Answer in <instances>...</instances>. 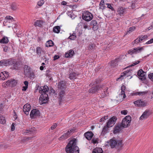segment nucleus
I'll list each match as a JSON object with an SVG mask.
<instances>
[{
    "label": "nucleus",
    "mask_w": 153,
    "mask_h": 153,
    "mask_svg": "<svg viewBox=\"0 0 153 153\" xmlns=\"http://www.w3.org/2000/svg\"><path fill=\"white\" fill-rule=\"evenodd\" d=\"M7 83L8 84L9 86L13 87L16 85L17 82L16 80L13 79L7 81Z\"/></svg>",
    "instance_id": "18"
},
{
    "label": "nucleus",
    "mask_w": 153,
    "mask_h": 153,
    "mask_svg": "<svg viewBox=\"0 0 153 153\" xmlns=\"http://www.w3.org/2000/svg\"><path fill=\"white\" fill-rule=\"evenodd\" d=\"M146 73L142 69H140L137 72V75L139 79L142 81H145L146 79Z\"/></svg>",
    "instance_id": "8"
},
{
    "label": "nucleus",
    "mask_w": 153,
    "mask_h": 153,
    "mask_svg": "<svg viewBox=\"0 0 153 153\" xmlns=\"http://www.w3.org/2000/svg\"><path fill=\"white\" fill-rule=\"evenodd\" d=\"M8 73L6 71H3L0 73V79L4 80L9 77Z\"/></svg>",
    "instance_id": "15"
},
{
    "label": "nucleus",
    "mask_w": 153,
    "mask_h": 153,
    "mask_svg": "<svg viewBox=\"0 0 153 153\" xmlns=\"http://www.w3.org/2000/svg\"><path fill=\"white\" fill-rule=\"evenodd\" d=\"M48 95L47 94H42L39 98V102L41 104L46 103L48 101Z\"/></svg>",
    "instance_id": "6"
},
{
    "label": "nucleus",
    "mask_w": 153,
    "mask_h": 153,
    "mask_svg": "<svg viewBox=\"0 0 153 153\" xmlns=\"http://www.w3.org/2000/svg\"><path fill=\"white\" fill-rule=\"evenodd\" d=\"M131 119V117L127 116L124 118L122 122V126L124 128H126L130 125Z\"/></svg>",
    "instance_id": "3"
},
{
    "label": "nucleus",
    "mask_w": 153,
    "mask_h": 153,
    "mask_svg": "<svg viewBox=\"0 0 153 153\" xmlns=\"http://www.w3.org/2000/svg\"><path fill=\"white\" fill-rule=\"evenodd\" d=\"M136 4L135 2H134L132 3V5L131 6V8L132 9H135L136 7V4Z\"/></svg>",
    "instance_id": "63"
},
{
    "label": "nucleus",
    "mask_w": 153,
    "mask_h": 153,
    "mask_svg": "<svg viewBox=\"0 0 153 153\" xmlns=\"http://www.w3.org/2000/svg\"><path fill=\"white\" fill-rule=\"evenodd\" d=\"M126 88V86L124 85H122L121 87V91L120 95L122 97L123 96V98H125L126 97L125 91Z\"/></svg>",
    "instance_id": "25"
},
{
    "label": "nucleus",
    "mask_w": 153,
    "mask_h": 153,
    "mask_svg": "<svg viewBox=\"0 0 153 153\" xmlns=\"http://www.w3.org/2000/svg\"><path fill=\"white\" fill-rule=\"evenodd\" d=\"M109 128H110V127L106 125V126H105L103 128L101 134L102 135H104L105 134L108 132Z\"/></svg>",
    "instance_id": "28"
},
{
    "label": "nucleus",
    "mask_w": 153,
    "mask_h": 153,
    "mask_svg": "<svg viewBox=\"0 0 153 153\" xmlns=\"http://www.w3.org/2000/svg\"><path fill=\"white\" fill-rule=\"evenodd\" d=\"M73 130L72 129L68 130L66 133H65L64 134L66 137H68V138L72 134Z\"/></svg>",
    "instance_id": "35"
},
{
    "label": "nucleus",
    "mask_w": 153,
    "mask_h": 153,
    "mask_svg": "<svg viewBox=\"0 0 153 153\" xmlns=\"http://www.w3.org/2000/svg\"><path fill=\"white\" fill-rule=\"evenodd\" d=\"M139 38L140 39L141 42H142L146 40L148 38V36L146 35H144L143 36L142 35L139 36Z\"/></svg>",
    "instance_id": "42"
},
{
    "label": "nucleus",
    "mask_w": 153,
    "mask_h": 153,
    "mask_svg": "<svg viewBox=\"0 0 153 153\" xmlns=\"http://www.w3.org/2000/svg\"><path fill=\"white\" fill-rule=\"evenodd\" d=\"M92 14L88 11H84L82 13V19L87 22L91 20L93 18Z\"/></svg>",
    "instance_id": "2"
},
{
    "label": "nucleus",
    "mask_w": 153,
    "mask_h": 153,
    "mask_svg": "<svg viewBox=\"0 0 153 153\" xmlns=\"http://www.w3.org/2000/svg\"><path fill=\"white\" fill-rule=\"evenodd\" d=\"M28 77H30L31 78H34V74L33 72H31L30 74H29L28 76H27Z\"/></svg>",
    "instance_id": "55"
},
{
    "label": "nucleus",
    "mask_w": 153,
    "mask_h": 153,
    "mask_svg": "<svg viewBox=\"0 0 153 153\" xmlns=\"http://www.w3.org/2000/svg\"><path fill=\"white\" fill-rule=\"evenodd\" d=\"M106 4L107 5V7L111 9V10L113 11L114 10V8L113 7L111 6V4Z\"/></svg>",
    "instance_id": "62"
},
{
    "label": "nucleus",
    "mask_w": 153,
    "mask_h": 153,
    "mask_svg": "<svg viewBox=\"0 0 153 153\" xmlns=\"http://www.w3.org/2000/svg\"><path fill=\"white\" fill-rule=\"evenodd\" d=\"M35 130V128L34 127L33 128H31L30 129H27V131L26 133H28L29 132H33Z\"/></svg>",
    "instance_id": "52"
},
{
    "label": "nucleus",
    "mask_w": 153,
    "mask_h": 153,
    "mask_svg": "<svg viewBox=\"0 0 153 153\" xmlns=\"http://www.w3.org/2000/svg\"><path fill=\"white\" fill-rule=\"evenodd\" d=\"M151 113L149 110H146L139 118L140 120H143L147 118L151 115Z\"/></svg>",
    "instance_id": "10"
},
{
    "label": "nucleus",
    "mask_w": 153,
    "mask_h": 153,
    "mask_svg": "<svg viewBox=\"0 0 153 153\" xmlns=\"http://www.w3.org/2000/svg\"><path fill=\"white\" fill-rule=\"evenodd\" d=\"M134 48L133 49H132L129 50L128 51V54H130L131 55H132L133 54H134Z\"/></svg>",
    "instance_id": "53"
},
{
    "label": "nucleus",
    "mask_w": 153,
    "mask_h": 153,
    "mask_svg": "<svg viewBox=\"0 0 153 153\" xmlns=\"http://www.w3.org/2000/svg\"><path fill=\"white\" fill-rule=\"evenodd\" d=\"M95 48V45H94L92 44L89 45L88 47V49L90 51H94Z\"/></svg>",
    "instance_id": "44"
},
{
    "label": "nucleus",
    "mask_w": 153,
    "mask_h": 153,
    "mask_svg": "<svg viewBox=\"0 0 153 153\" xmlns=\"http://www.w3.org/2000/svg\"><path fill=\"white\" fill-rule=\"evenodd\" d=\"M28 82L27 81H25L24 82V84L25 85V86H23L22 88V91H25L28 88Z\"/></svg>",
    "instance_id": "33"
},
{
    "label": "nucleus",
    "mask_w": 153,
    "mask_h": 153,
    "mask_svg": "<svg viewBox=\"0 0 153 153\" xmlns=\"http://www.w3.org/2000/svg\"><path fill=\"white\" fill-rule=\"evenodd\" d=\"M9 65L7 59H4L0 61V66H7Z\"/></svg>",
    "instance_id": "29"
},
{
    "label": "nucleus",
    "mask_w": 153,
    "mask_h": 153,
    "mask_svg": "<svg viewBox=\"0 0 153 153\" xmlns=\"http://www.w3.org/2000/svg\"><path fill=\"white\" fill-rule=\"evenodd\" d=\"M117 120L116 117L113 116L106 123V125L110 128L111 127L114 125Z\"/></svg>",
    "instance_id": "9"
},
{
    "label": "nucleus",
    "mask_w": 153,
    "mask_h": 153,
    "mask_svg": "<svg viewBox=\"0 0 153 153\" xmlns=\"http://www.w3.org/2000/svg\"><path fill=\"white\" fill-rule=\"evenodd\" d=\"M149 79L152 81H153V73H151L148 75Z\"/></svg>",
    "instance_id": "56"
},
{
    "label": "nucleus",
    "mask_w": 153,
    "mask_h": 153,
    "mask_svg": "<svg viewBox=\"0 0 153 153\" xmlns=\"http://www.w3.org/2000/svg\"><path fill=\"white\" fill-rule=\"evenodd\" d=\"M117 65V60L116 59L111 61V65L112 67H114Z\"/></svg>",
    "instance_id": "41"
},
{
    "label": "nucleus",
    "mask_w": 153,
    "mask_h": 153,
    "mask_svg": "<svg viewBox=\"0 0 153 153\" xmlns=\"http://www.w3.org/2000/svg\"><path fill=\"white\" fill-rule=\"evenodd\" d=\"M102 85H97L93 86L89 90L90 93H94L98 92L100 90L102 91V89H103Z\"/></svg>",
    "instance_id": "5"
},
{
    "label": "nucleus",
    "mask_w": 153,
    "mask_h": 153,
    "mask_svg": "<svg viewBox=\"0 0 153 153\" xmlns=\"http://www.w3.org/2000/svg\"><path fill=\"white\" fill-rule=\"evenodd\" d=\"M20 68V64L19 62L15 60V62H13L11 68L13 70H18Z\"/></svg>",
    "instance_id": "19"
},
{
    "label": "nucleus",
    "mask_w": 153,
    "mask_h": 153,
    "mask_svg": "<svg viewBox=\"0 0 153 153\" xmlns=\"http://www.w3.org/2000/svg\"><path fill=\"white\" fill-rule=\"evenodd\" d=\"M129 71L128 70L124 71L123 73H122L120 77L117 79V80H122L126 76H128V74H129Z\"/></svg>",
    "instance_id": "17"
},
{
    "label": "nucleus",
    "mask_w": 153,
    "mask_h": 153,
    "mask_svg": "<svg viewBox=\"0 0 153 153\" xmlns=\"http://www.w3.org/2000/svg\"><path fill=\"white\" fill-rule=\"evenodd\" d=\"M102 87L104 88L103 90L102 91V92L101 96L104 98L107 96V95L108 94L107 90L108 88L107 87L105 88L103 86H102Z\"/></svg>",
    "instance_id": "27"
},
{
    "label": "nucleus",
    "mask_w": 153,
    "mask_h": 153,
    "mask_svg": "<svg viewBox=\"0 0 153 153\" xmlns=\"http://www.w3.org/2000/svg\"><path fill=\"white\" fill-rule=\"evenodd\" d=\"M141 42L140 40V39L139 38V37L137 38L136 39H135L134 41V44H137V43H139V42ZM134 42H133V43Z\"/></svg>",
    "instance_id": "57"
},
{
    "label": "nucleus",
    "mask_w": 153,
    "mask_h": 153,
    "mask_svg": "<svg viewBox=\"0 0 153 153\" xmlns=\"http://www.w3.org/2000/svg\"><path fill=\"white\" fill-rule=\"evenodd\" d=\"M74 54V51L72 50H70L65 54V57L67 58L71 57Z\"/></svg>",
    "instance_id": "24"
},
{
    "label": "nucleus",
    "mask_w": 153,
    "mask_h": 153,
    "mask_svg": "<svg viewBox=\"0 0 153 153\" xmlns=\"http://www.w3.org/2000/svg\"><path fill=\"white\" fill-rule=\"evenodd\" d=\"M152 29H153V23H152L151 26L149 27L146 30L147 31H148Z\"/></svg>",
    "instance_id": "58"
},
{
    "label": "nucleus",
    "mask_w": 153,
    "mask_h": 153,
    "mask_svg": "<svg viewBox=\"0 0 153 153\" xmlns=\"http://www.w3.org/2000/svg\"><path fill=\"white\" fill-rule=\"evenodd\" d=\"M134 48L133 49H132L129 50L128 51V54H130L131 55H132L133 54H134Z\"/></svg>",
    "instance_id": "54"
},
{
    "label": "nucleus",
    "mask_w": 153,
    "mask_h": 153,
    "mask_svg": "<svg viewBox=\"0 0 153 153\" xmlns=\"http://www.w3.org/2000/svg\"><path fill=\"white\" fill-rule=\"evenodd\" d=\"M5 18L7 21H9V22H13V18L10 16H7Z\"/></svg>",
    "instance_id": "47"
},
{
    "label": "nucleus",
    "mask_w": 153,
    "mask_h": 153,
    "mask_svg": "<svg viewBox=\"0 0 153 153\" xmlns=\"http://www.w3.org/2000/svg\"><path fill=\"white\" fill-rule=\"evenodd\" d=\"M135 29V27L134 26H132V27H130L128 30L127 32V34H128L130 33L133 31H134Z\"/></svg>",
    "instance_id": "43"
},
{
    "label": "nucleus",
    "mask_w": 153,
    "mask_h": 153,
    "mask_svg": "<svg viewBox=\"0 0 153 153\" xmlns=\"http://www.w3.org/2000/svg\"><path fill=\"white\" fill-rule=\"evenodd\" d=\"M100 8L103 10L105 8V3L104 0H102L100 2Z\"/></svg>",
    "instance_id": "39"
},
{
    "label": "nucleus",
    "mask_w": 153,
    "mask_h": 153,
    "mask_svg": "<svg viewBox=\"0 0 153 153\" xmlns=\"http://www.w3.org/2000/svg\"><path fill=\"white\" fill-rule=\"evenodd\" d=\"M24 73L27 76L29 75L30 74V72H31L30 70V67L27 65H25L24 66Z\"/></svg>",
    "instance_id": "22"
},
{
    "label": "nucleus",
    "mask_w": 153,
    "mask_h": 153,
    "mask_svg": "<svg viewBox=\"0 0 153 153\" xmlns=\"http://www.w3.org/2000/svg\"><path fill=\"white\" fill-rule=\"evenodd\" d=\"M57 126V124L56 123H55L51 126V130H53Z\"/></svg>",
    "instance_id": "64"
},
{
    "label": "nucleus",
    "mask_w": 153,
    "mask_h": 153,
    "mask_svg": "<svg viewBox=\"0 0 153 153\" xmlns=\"http://www.w3.org/2000/svg\"><path fill=\"white\" fill-rule=\"evenodd\" d=\"M40 113L39 111L36 109H33L31 110L30 116V117L33 118H36L40 116Z\"/></svg>",
    "instance_id": "7"
},
{
    "label": "nucleus",
    "mask_w": 153,
    "mask_h": 153,
    "mask_svg": "<svg viewBox=\"0 0 153 153\" xmlns=\"http://www.w3.org/2000/svg\"><path fill=\"white\" fill-rule=\"evenodd\" d=\"M41 49L40 47H37L36 49V52L37 54H39L41 53Z\"/></svg>",
    "instance_id": "59"
},
{
    "label": "nucleus",
    "mask_w": 153,
    "mask_h": 153,
    "mask_svg": "<svg viewBox=\"0 0 153 153\" xmlns=\"http://www.w3.org/2000/svg\"><path fill=\"white\" fill-rule=\"evenodd\" d=\"M5 122L6 120L4 117L0 116V123L1 124H4L5 123Z\"/></svg>",
    "instance_id": "46"
},
{
    "label": "nucleus",
    "mask_w": 153,
    "mask_h": 153,
    "mask_svg": "<svg viewBox=\"0 0 153 153\" xmlns=\"http://www.w3.org/2000/svg\"><path fill=\"white\" fill-rule=\"evenodd\" d=\"M133 103L135 106L138 107H142L146 106L147 105V103L145 101H142L141 100H139L134 102Z\"/></svg>",
    "instance_id": "4"
},
{
    "label": "nucleus",
    "mask_w": 153,
    "mask_h": 153,
    "mask_svg": "<svg viewBox=\"0 0 153 153\" xmlns=\"http://www.w3.org/2000/svg\"><path fill=\"white\" fill-rule=\"evenodd\" d=\"M8 62L9 63V65H12L13 62H15V59H7Z\"/></svg>",
    "instance_id": "45"
},
{
    "label": "nucleus",
    "mask_w": 153,
    "mask_h": 153,
    "mask_svg": "<svg viewBox=\"0 0 153 153\" xmlns=\"http://www.w3.org/2000/svg\"><path fill=\"white\" fill-rule=\"evenodd\" d=\"M44 1L43 0H40L38 2V4L39 6H41L44 4Z\"/></svg>",
    "instance_id": "51"
},
{
    "label": "nucleus",
    "mask_w": 153,
    "mask_h": 153,
    "mask_svg": "<svg viewBox=\"0 0 153 153\" xmlns=\"http://www.w3.org/2000/svg\"><path fill=\"white\" fill-rule=\"evenodd\" d=\"M140 62L139 60L137 61H136L135 62L133 63L132 64H131L130 65L131 66H133L135 65H137V64H138L139 63H140Z\"/></svg>",
    "instance_id": "60"
},
{
    "label": "nucleus",
    "mask_w": 153,
    "mask_h": 153,
    "mask_svg": "<svg viewBox=\"0 0 153 153\" xmlns=\"http://www.w3.org/2000/svg\"><path fill=\"white\" fill-rule=\"evenodd\" d=\"M60 26H56L53 28V31L55 33H59L60 32Z\"/></svg>",
    "instance_id": "34"
},
{
    "label": "nucleus",
    "mask_w": 153,
    "mask_h": 153,
    "mask_svg": "<svg viewBox=\"0 0 153 153\" xmlns=\"http://www.w3.org/2000/svg\"><path fill=\"white\" fill-rule=\"evenodd\" d=\"M117 12L120 16H124L126 13V9L123 7H119L118 8Z\"/></svg>",
    "instance_id": "11"
},
{
    "label": "nucleus",
    "mask_w": 153,
    "mask_h": 153,
    "mask_svg": "<svg viewBox=\"0 0 153 153\" xmlns=\"http://www.w3.org/2000/svg\"><path fill=\"white\" fill-rule=\"evenodd\" d=\"M84 135L88 140H90L93 137L94 134L92 132L90 131L86 132L85 133Z\"/></svg>",
    "instance_id": "21"
},
{
    "label": "nucleus",
    "mask_w": 153,
    "mask_h": 153,
    "mask_svg": "<svg viewBox=\"0 0 153 153\" xmlns=\"http://www.w3.org/2000/svg\"><path fill=\"white\" fill-rule=\"evenodd\" d=\"M139 96H143L147 93V91H144L142 92H138Z\"/></svg>",
    "instance_id": "50"
},
{
    "label": "nucleus",
    "mask_w": 153,
    "mask_h": 153,
    "mask_svg": "<svg viewBox=\"0 0 153 153\" xmlns=\"http://www.w3.org/2000/svg\"><path fill=\"white\" fill-rule=\"evenodd\" d=\"M77 140L75 138H73L66 145L65 150L67 153H79V147L77 145Z\"/></svg>",
    "instance_id": "1"
},
{
    "label": "nucleus",
    "mask_w": 153,
    "mask_h": 153,
    "mask_svg": "<svg viewBox=\"0 0 153 153\" xmlns=\"http://www.w3.org/2000/svg\"><path fill=\"white\" fill-rule=\"evenodd\" d=\"M45 23L44 21L42 20H37L34 23V25L36 27H42Z\"/></svg>",
    "instance_id": "16"
},
{
    "label": "nucleus",
    "mask_w": 153,
    "mask_h": 153,
    "mask_svg": "<svg viewBox=\"0 0 153 153\" xmlns=\"http://www.w3.org/2000/svg\"><path fill=\"white\" fill-rule=\"evenodd\" d=\"M58 86L59 89L65 90L67 88L66 82L63 81H61L58 83Z\"/></svg>",
    "instance_id": "12"
},
{
    "label": "nucleus",
    "mask_w": 153,
    "mask_h": 153,
    "mask_svg": "<svg viewBox=\"0 0 153 153\" xmlns=\"http://www.w3.org/2000/svg\"><path fill=\"white\" fill-rule=\"evenodd\" d=\"M68 138V137H66L65 135L63 134L60 137L58 138V139L60 140H63Z\"/></svg>",
    "instance_id": "48"
},
{
    "label": "nucleus",
    "mask_w": 153,
    "mask_h": 153,
    "mask_svg": "<svg viewBox=\"0 0 153 153\" xmlns=\"http://www.w3.org/2000/svg\"><path fill=\"white\" fill-rule=\"evenodd\" d=\"M91 25L93 26V30H97L98 29V25L97 22L94 20L91 21L90 23Z\"/></svg>",
    "instance_id": "20"
},
{
    "label": "nucleus",
    "mask_w": 153,
    "mask_h": 153,
    "mask_svg": "<svg viewBox=\"0 0 153 153\" xmlns=\"http://www.w3.org/2000/svg\"><path fill=\"white\" fill-rule=\"evenodd\" d=\"M76 77V74L75 73H72L69 75V78L71 79H75Z\"/></svg>",
    "instance_id": "40"
},
{
    "label": "nucleus",
    "mask_w": 153,
    "mask_h": 153,
    "mask_svg": "<svg viewBox=\"0 0 153 153\" xmlns=\"http://www.w3.org/2000/svg\"><path fill=\"white\" fill-rule=\"evenodd\" d=\"M65 95V90H61L59 94V97L60 102H61L62 100V99L64 98Z\"/></svg>",
    "instance_id": "26"
},
{
    "label": "nucleus",
    "mask_w": 153,
    "mask_h": 153,
    "mask_svg": "<svg viewBox=\"0 0 153 153\" xmlns=\"http://www.w3.org/2000/svg\"><path fill=\"white\" fill-rule=\"evenodd\" d=\"M117 142L114 138L111 139L109 142V145L111 148H114L117 145Z\"/></svg>",
    "instance_id": "23"
},
{
    "label": "nucleus",
    "mask_w": 153,
    "mask_h": 153,
    "mask_svg": "<svg viewBox=\"0 0 153 153\" xmlns=\"http://www.w3.org/2000/svg\"><path fill=\"white\" fill-rule=\"evenodd\" d=\"M144 49L143 47H138L137 48H134V54H137L141 52Z\"/></svg>",
    "instance_id": "30"
},
{
    "label": "nucleus",
    "mask_w": 153,
    "mask_h": 153,
    "mask_svg": "<svg viewBox=\"0 0 153 153\" xmlns=\"http://www.w3.org/2000/svg\"><path fill=\"white\" fill-rule=\"evenodd\" d=\"M17 5L15 3L12 4L11 5V8L13 10H16L17 8Z\"/></svg>",
    "instance_id": "49"
},
{
    "label": "nucleus",
    "mask_w": 153,
    "mask_h": 153,
    "mask_svg": "<svg viewBox=\"0 0 153 153\" xmlns=\"http://www.w3.org/2000/svg\"><path fill=\"white\" fill-rule=\"evenodd\" d=\"M70 36L69 37L68 39L71 40H74L76 38V34L74 33L72 34L71 33L70 34Z\"/></svg>",
    "instance_id": "38"
},
{
    "label": "nucleus",
    "mask_w": 153,
    "mask_h": 153,
    "mask_svg": "<svg viewBox=\"0 0 153 153\" xmlns=\"http://www.w3.org/2000/svg\"><path fill=\"white\" fill-rule=\"evenodd\" d=\"M46 46L47 47H50L54 45L53 42L51 40H49L47 41L46 44Z\"/></svg>",
    "instance_id": "36"
},
{
    "label": "nucleus",
    "mask_w": 153,
    "mask_h": 153,
    "mask_svg": "<svg viewBox=\"0 0 153 153\" xmlns=\"http://www.w3.org/2000/svg\"><path fill=\"white\" fill-rule=\"evenodd\" d=\"M120 113L122 114L126 115L128 113V111L127 110H124L121 111Z\"/></svg>",
    "instance_id": "61"
},
{
    "label": "nucleus",
    "mask_w": 153,
    "mask_h": 153,
    "mask_svg": "<svg viewBox=\"0 0 153 153\" xmlns=\"http://www.w3.org/2000/svg\"><path fill=\"white\" fill-rule=\"evenodd\" d=\"M102 148H96L93 150L92 153H103Z\"/></svg>",
    "instance_id": "31"
},
{
    "label": "nucleus",
    "mask_w": 153,
    "mask_h": 153,
    "mask_svg": "<svg viewBox=\"0 0 153 153\" xmlns=\"http://www.w3.org/2000/svg\"><path fill=\"white\" fill-rule=\"evenodd\" d=\"M9 42V40L7 37L4 36L0 40V43H1L6 44Z\"/></svg>",
    "instance_id": "32"
},
{
    "label": "nucleus",
    "mask_w": 153,
    "mask_h": 153,
    "mask_svg": "<svg viewBox=\"0 0 153 153\" xmlns=\"http://www.w3.org/2000/svg\"><path fill=\"white\" fill-rule=\"evenodd\" d=\"M121 128L120 127L118 126H116L114 128V134L119 133L121 131Z\"/></svg>",
    "instance_id": "37"
},
{
    "label": "nucleus",
    "mask_w": 153,
    "mask_h": 153,
    "mask_svg": "<svg viewBox=\"0 0 153 153\" xmlns=\"http://www.w3.org/2000/svg\"><path fill=\"white\" fill-rule=\"evenodd\" d=\"M49 87L46 85L41 86L39 89V92L40 93L47 94L49 91Z\"/></svg>",
    "instance_id": "13"
},
{
    "label": "nucleus",
    "mask_w": 153,
    "mask_h": 153,
    "mask_svg": "<svg viewBox=\"0 0 153 153\" xmlns=\"http://www.w3.org/2000/svg\"><path fill=\"white\" fill-rule=\"evenodd\" d=\"M31 109V106L30 104L27 103L24 105L23 108V111L25 114L26 115H28L29 111Z\"/></svg>",
    "instance_id": "14"
}]
</instances>
